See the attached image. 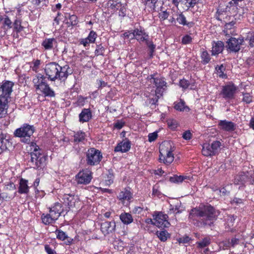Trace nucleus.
<instances>
[{
  "instance_id": "obj_1",
  "label": "nucleus",
  "mask_w": 254,
  "mask_h": 254,
  "mask_svg": "<svg viewBox=\"0 0 254 254\" xmlns=\"http://www.w3.org/2000/svg\"><path fill=\"white\" fill-rule=\"evenodd\" d=\"M216 216L213 207L209 204H201L198 208H194L191 210L189 217L192 220L201 221L204 225L210 226L216 219Z\"/></svg>"
},
{
  "instance_id": "obj_2",
  "label": "nucleus",
  "mask_w": 254,
  "mask_h": 254,
  "mask_svg": "<svg viewBox=\"0 0 254 254\" xmlns=\"http://www.w3.org/2000/svg\"><path fill=\"white\" fill-rule=\"evenodd\" d=\"M67 65L60 66L56 63H50L46 65L45 72L49 80L55 81L59 79L61 81H64L69 74Z\"/></svg>"
},
{
  "instance_id": "obj_3",
  "label": "nucleus",
  "mask_w": 254,
  "mask_h": 254,
  "mask_svg": "<svg viewBox=\"0 0 254 254\" xmlns=\"http://www.w3.org/2000/svg\"><path fill=\"white\" fill-rule=\"evenodd\" d=\"M33 83L35 90L38 94H42L45 97H54V91L47 82L46 77L43 75L37 74L33 78Z\"/></svg>"
},
{
  "instance_id": "obj_4",
  "label": "nucleus",
  "mask_w": 254,
  "mask_h": 254,
  "mask_svg": "<svg viewBox=\"0 0 254 254\" xmlns=\"http://www.w3.org/2000/svg\"><path fill=\"white\" fill-rule=\"evenodd\" d=\"M147 81L151 84H154L156 87L154 97H151L152 95L154 96V93L148 96L150 100V103L152 105H155L158 102L159 98L162 96L163 93L165 90L166 83L163 79L155 77L153 75L148 76ZM146 96H147V95H146Z\"/></svg>"
},
{
  "instance_id": "obj_5",
  "label": "nucleus",
  "mask_w": 254,
  "mask_h": 254,
  "mask_svg": "<svg viewBox=\"0 0 254 254\" xmlns=\"http://www.w3.org/2000/svg\"><path fill=\"white\" fill-rule=\"evenodd\" d=\"M30 147L31 161L34 165V168L37 169H41L46 165L47 156L35 143L31 142Z\"/></svg>"
},
{
  "instance_id": "obj_6",
  "label": "nucleus",
  "mask_w": 254,
  "mask_h": 254,
  "mask_svg": "<svg viewBox=\"0 0 254 254\" xmlns=\"http://www.w3.org/2000/svg\"><path fill=\"white\" fill-rule=\"evenodd\" d=\"M13 83L5 81L0 86V109L4 112L7 109L8 99L12 91Z\"/></svg>"
},
{
  "instance_id": "obj_7",
  "label": "nucleus",
  "mask_w": 254,
  "mask_h": 254,
  "mask_svg": "<svg viewBox=\"0 0 254 254\" xmlns=\"http://www.w3.org/2000/svg\"><path fill=\"white\" fill-rule=\"evenodd\" d=\"M35 130V127L33 125L24 124L15 130L14 134L16 137H20L22 142L28 143Z\"/></svg>"
},
{
  "instance_id": "obj_8",
  "label": "nucleus",
  "mask_w": 254,
  "mask_h": 254,
  "mask_svg": "<svg viewBox=\"0 0 254 254\" xmlns=\"http://www.w3.org/2000/svg\"><path fill=\"white\" fill-rule=\"evenodd\" d=\"M172 152V145L170 142L168 141L162 142L159 147L160 161L166 164H171L174 159Z\"/></svg>"
},
{
  "instance_id": "obj_9",
  "label": "nucleus",
  "mask_w": 254,
  "mask_h": 254,
  "mask_svg": "<svg viewBox=\"0 0 254 254\" xmlns=\"http://www.w3.org/2000/svg\"><path fill=\"white\" fill-rule=\"evenodd\" d=\"M102 158L101 152L94 148H91L88 150L86 154V160L88 165L95 166L98 164Z\"/></svg>"
},
{
  "instance_id": "obj_10",
  "label": "nucleus",
  "mask_w": 254,
  "mask_h": 254,
  "mask_svg": "<svg viewBox=\"0 0 254 254\" xmlns=\"http://www.w3.org/2000/svg\"><path fill=\"white\" fill-rule=\"evenodd\" d=\"M221 143L219 141H213L211 144L205 143L202 146V154L205 156L215 155L220 150Z\"/></svg>"
},
{
  "instance_id": "obj_11",
  "label": "nucleus",
  "mask_w": 254,
  "mask_h": 254,
  "mask_svg": "<svg viewBox=\"0 0 254 254\" xmlns=\"http://www.w3.org/2000/svg\"><path fill=\"white\" fill-rule=\"evenodd\" d=\"M237 90V87L233 82H229L222 87L220 94L226 100L232 99Z\"/></svg>"
},
{
  "instance_id": "obj_12",
  "label": "nucleus",
  "mask_w": 254,
  "mask_h": 254,
  "mask_svg": "<svg viewBox=\"0 0 254 254\" xmlns=\"http://www.w3.org/2000/svg\"><path fill=\"white\" fill-rule=\"evenodd\" d=\"M92 172L88 169H83L75 176V181L77 184L87 185L92 180Z\"/></svg>"
},
{
  "instance_id": "obj_13",
  "label": "nucleus",
  "mask_w": 254,
  "mask_h": 254,
  "mask_svg": "<svg viewBox=\"0 0 254 254\" xmlns=\"http://www.w3.org/2000/svg\"><path fill=\"white\" fill-rule=\"evenodd\" d=\"M154 217V225L158 228L168 227L170 223L168 221V215L161 212H155Z\"/></svg>"
},
{
  "instance_id": "obj_14",
  "label": "nucleus",
  "mask_w": 254,
  "mask_h": 254,
  "mask_svg": "<svg viewBox=\"0 0 254 254\" xmlns=\"http://www.w3.org/2000/svg\"><path fill=\"white\" fill-rule=\"evenodd\" d=\"M117 198L124 205L127 206L133 198V193L130 188H124L119 192Z\"/></svg>"
},
{
  "instance_id": "obj_15",
  "label": "nucleus",
  "mask_w": 254,
  "mask_h": 254,
  "mask_svg": "<svg viewBox=\"0 0 254 254\" xmlns=\"http://www.w3.org/2000/svg\"><path fill=\"white\" fill-rule=\"evenodd\" d=\"M60 199L65 205L69 208H73L76 206V204L79 203V199L77 196L70 194H61Z\"/></svg>"
},
{
  "instance_id": "obj_16",
  "label": "nucleus",
  "mask_w": 254,
  "mask_h": 254,
  "mask_svg": "<svg viewBox=\"0 0 254 254\" xmlns=\"http://www.w3.org/2000/svg\"><path fill=\"white\" fill-rule=\"evenodd\" d=\"M244 42V39L240 37L238 39L231 38L227 41V48L232 52H237L240 49V46Z\"/></svg>"
},
{
  "instance_id": "obj_17",
  "label": "nucleus",
  "mask_w": 254,
  "mask_h": 254,
  "mask_svg": "<svg viewBox=\"0 0 254 254\" xmlns=\"http://www.w3.org/2000/svg\"><path fill=\"white\" fill-rule=\"evenodd\" d=\"M133 37L131 39L135 38L139 42H143L146 41L148 38V35L145 32L144 29L141 28H136L132 31Z\"/></svg>"
},
{
  "instance_id": "obj_18",
  "label": "nucleus",
  "mask_w": 254,
  "mask_h": 254,
  "mask_svg": "<svg viewBox=\"0 0 254 254\" xmlns=\"http://www.w3.org/2000/svg\"><path fill=\"white\" fill-rule=\"evenodd\" d=\"M110 8L114 11L119 10V15L124 16L126 15V9L124 4L119 0H112L110 2Z\"/></svg>"
},
{
  "instance_id": "obj_19",
  "label": "nucleus",
  "mask_w": 254,
  "mask_h": 254,
  "mask_svg": "<svg viewBox=\"0 0 254 254\" xmlns=\"http://www.w3.org/2000/svg\"><path fill=\"white\" fill-rule=\"evenodd\" d=\"M130 141L126 139L117 144L115 148L114 151L115 152H120L122 153L127 152L130 149Z\"/></svg>"
},
{
  "instance_id": "obj_20",
  "label": "nucleus",
  "mask_w": 254,
  "mask_h": 254,
  "mask_svg": "<svg viewBox=\"0 0 254 254\" xmlns=\"http://www.w3.org/2000/svg\"><path fill=\"white\" fill-rule=\"evenodd\" d=\"M218 125L220 129L226 131L232 132L235 129V124L227 120L219 121Z\"/></svg>"
},
{
  "instance_id": "obj_21",
  "label": "nucleus",
  "mask_w": 254,
  "mask_h": 254,
  "mask_svg": "<svg viewBox=\"0 0 254 254\" xmlns=\"http://www.w3.org/2000/svg\"><path fill=\"white\" fill-rule=\"evenodd\" d=\"M97 37L96 33L91 30L88 36L85 38H82L80 40V44L86 47L89 46L90 44L94 43Z\"/></svg>"
},
{
  "instance_id": "obj_22",
  "label": "nucleus",
  "mask_w": 254,
  "mask_h": 254,
  "mask_svg": "<svg viewBox=\"0 0 254 254\" xmlns=\"http://www.w3.org/2000/svg\"><path fill=\"white\" fill-rule=\"evenodd\" d=\"M115 228L116 224L114 221L104 222L101 225V230L105 235L113 232Z\"/></svg>"
},
{
  "instance_id": "obj_23",
  "label": "nucleus",
  "mask_w": 254,
  "mask_h": 254,
  "mask_svg": "<svg viewBox=\"0 0 254 254\" xmlns=\"http://www.w3.org/2000/svg\"><path fill=\"white\" fill-rule=\"evenodd\" d=\"M57 40L54 38H46L42 43V46L44 50L47 51L54 50L55 48H57Z\"/></svg>"
},
{
  "instance_id": "obj_24",
  "label": "nucleus",
  "mask_w": 254,
  "mask_h": 254,
  "mask_svg": "<svg viewBox=\"0 0 254 254\" xmlns=\"http://www.w3.org/2000/svg\"><path fill=\"white\" fill-rule=\"evenodd\" d=\"M92 118V113L89 109H83L79 115V121L80 123L88 122Z\"/></svg>"
},
{
  "instance_id": "obj_25",
  "label": "nucleus",
  "mask_w": 254,
  "mask_h": 254,
  "mask_svg": "<svg viewBox=\"0 0 254 254\" xmlns=\"http://www.w3.org/2000/svg\"><path fill=\"white\" fill-rule=\"evenodd\" d=\"M57 238L61 241L66 240L65 243L70 245L73 242V239L68 237L67 234L61 230H57L55 232Z\"/></svg>"
},
{
  "instance_id": "obj_26",
  "label": "nucleus",
  "mask_w": 254,
  "mask_h": 254,
  "mask_svg": "<svg viewBox=\"0 0 254 254\" xmlns=\"http://www.w3.org/2000/svg\"><path fill=\"white\" fill-rule=\"evenodd\" d=\"M63 211V208L61 203L56 202L50 208L49 212H51L55 218L58 219L61 213Z\"/></svg>"
},
{
  "instance_id": "obj_27",
  "label": "nucleus",
  "mask_w": 254,
  "mask_h": 254,
  "mask_svg": "<svg viewBox=\"0 0 254 254\" xmlns=\"http://www.w3.org/2000/svg\"><path fill=\"white\" fill-rule=\"evenodd\" d=\"M10 13L13 14V13L10 12L8 15H0V21L2 22L4 29L8 30L12 28V22L9 17Z\"/></svg>"
},
{
  "instance_id": "obj_28",
  "label": "nucleus",
  "mask_w": 254,
  "mask_h": 254,
  "mask_svg": "<svg viewBox=\"0 0 254 254\" xmlns=\"http://www.w3.org/2000/svg\"><path fill=\"white\" fill-rule=\"evenodd\" d=\"M29 191V188L28 186V181L21 178L19 181L18 192L20 194H26Z\"/></svg>"
},
{
  "instance_id": "obj_29",
  "label": "nucleus",
  "mask_w": 254,
  "mask_h": 254,
  "mask_svg": "<svg viewBox=\"0 0 254 254\" xmlns=\"http://www.w3.org/2000/svg\"><path fill=\"white\" fill-rule=\"evenodd\" d=\"M41 219L44 224L50 225L54 223L58 219L55 218L51 212H49V214H43L41 215Z\"/></svg>"
},
{
  "instance_id": "obj_30",
  "label": "nucleus",
  "mask_w": 254,
  "mask_h": 254,
  "mask_svg": "<svg viewBox=\"0 0 254 254\" xmlns=\"http://www.w3.org/2000/svg\"><path fill=\"white\" fill-rule=\"evenodd\" d=\"M224 44L221 41L217 42H213L212 48V55L213 56L217 55L221 53L223 50Z\"/></svg>"
},
{
  "instance_id": "obj_31",
  "label": "nucleus",
  "mask_w": 254,
  "mask_h": 254,
  "mask_svg": "<svg viewBox=\"0 0 254 254\" xmlns=\"http://www.w3.org/2000/svg\"><path fill=\"white\" fill-rule=\"evenodd\" d=\"M174 108L180 112H189L190 110V108L185 105V102L182 100L174 103Z\"/></svg>"
},
{
  "instance_id": "obj_32",
  "label": "nucleus",
  "mask_w": 254,
  "mask_h": 254,
  "mask_svg": "<svg viewBox=\"0 0 254 254\" xmlns=\"http://www.w3.org/2000/svg\"><path fill=\"white\" fill-rule=\"evenodd\" d=\"M120 219L122 222L125 225H128L133 222L132 215L127 212L121 213L120 215Z\"/></svg>"
},
{
  "instance_id": "obj_33",
  "label": "nucleus",
  "mask_w": 254,
  "mask_h": 254,
  "mask_svg": "<svg viewBox=\"0 0 254 254\" xmlns=\"http://www.w3.org/2000/svg\"><path fill=\"white\" fill-rule=\"evenodd\" d=\"M247 176L244 173L236 176L234 183L236 185H240L239 188L246 183Z\"/></svg>"
},
{
  "instance_id": "obj_34",
  "label": "nucleus",
  "mask_w": 254,
  "mask_h": 254,
  "mask_svg": "<svg viewBox=\"0 0 254 254\" xmlns=\"http://www.w3.org/2000/svg\"><path fill=\"white\" fill-rule=\"evenodd\" d=\"M177 21L180 24L187 25L190 28L192 27L194 25V23L192 22H187L185 16L182 13L179 14L177 18Z\"/></svg>"
},
{
  "instance_id": "obj_35",
  "label": "nucleus",
  "mask_w": 254,
  "mask_h": 254,
  "mask_svg": "<svg viewBox=\"0 0 254 254\" xmlns=\"http://www.w3.org/2000/svg\"><path fill=\"white\" fill-rule=\"evenodd\" d=\"M9 144L8 139H6L2 134H1L0 135V153L7 149Z\"/></svg>"
},
{
  "instance_id": "obj_36",
  "label": "nucleus",
  "mask_w": 254,
  "mask_h": 254,
  "mask_svg": "<svg viewBox=\"0 0 254 254\" xmlns=\"http://www.w3.org/2000/svg\"><path fill=\"white\" fill-rule=\"evenodd\" d=\"M211 242V239L209 237L204 238L201 241L196 242L197 247L199 248H204L207 247Z\"/></svg>"
},
{
  "instance_id": "obj_37",
  "label": "nucleus",
  "mask_w": 254,
  "mask_h": 254,
  "mask_svg": "<svg viewBox=\"0 0 254 254\" xmlns=\"http://www.w3.org/2000/svg\"><path fill=\"white\" fill-rule=\"evenodd\" d=\"M14 29L16 32H20L23 29V27L21 26V20L19 17H16L13 23Z\"/></svg>"
},
{
  "instance_id": "obj_38",
  "label": "nucleus",
  "mask_w": 254,
  "mask_h": 254,
  "mask_svg": "<svg viewBox=\"0 0 254 254\" xmlns=\"http://www.w3.org/2000/svg\"><path fill=\"white\" fill-rule=\"evenodd\" d=\"M85 138V132L82 131H77L74 135V141L75 142L83 141Z\"/></svg>"
},
{
  "instance_id": "obj_39",
  "label": "nucleus",
  "mask_w": 254,
  "mask_h": 254,
  "mask_svg": "<svg viewBox=\"0 0 254 254\" xmlns=\"http://www.w3.org/2000/svg\"><path fill=\"white\" fill-rule=\"evenodd\" d=\"M201 58L202 59V62L204 64H208L210 60L209 54L205 50L202 52Z\"/></svg>"
},
{
  "instance_id": "obj_40",
  "label": "nucleus",
  "mask_w": 254,
  "mask_h": 254,
  "mask_svg": "<svg viewBox=\"0 0 254 254\" xmlns=\"http://www.w3.org/2000/svg\"><path fill=\"white\" fill-rule=\"evenodd\" d=\"M157 235L161 241H165L169 237V233L166 231L157 232Z\"/></svg>"
},
{
  "instance_id": "obj_41",
  "label": "nucleus",
  "mask_w": 254,
  "mask_h": 254,
  "mask_svg": "<svg viewBox=\"0 0 254 254\" xmlns=\"http://www.w3.org/2000/svg\"><path fill=\"white\" fill-rule=\"evenodd\" d=\"M225 69V68L222 64L216 67V70L218 75L222 78H226L227 77L226 74L224 73Z\"/></svg>"
},
{
  "instance_id": "obj_42",
  "label": "nucleus",
  "mask_w": 254,
  "mask_h": 254,
  "mask_svg": "<svg viewBox=\"0 0 254 254\" xmlns=\"http://www.w3.org/2000/svg\"><path fill=\"white\" fill-rule=\"evenodd\" d=\"M41 64V61L39 60L33 61L30 65V67L32 70L36 72L39 71L40 65Z\"/></svg>"
},
{
  "instance_id": "obj_43",
  "label": "nucleus",
  "mask_w": 254,
  "mask_h": 254,
  "mask_svg": "<svg viewBox=\"0 0 254 254\" xmlns=\"http://www.w3.org/2000/svg\"><path fill=\"white\" fill-rule=\"evenodd\" d=\"M181 3L185 5L188 9L190 7H193L196 3L195 0H180Z\"/></svg>"
},
{
  "instance_id": "obj_44",
  "label": "nucleus",
  "mask_w": 254,
  "mask_h": 254,
  "mask_svg": "<svg viewBox=\"0 0 254 254\" xmlns=\"http://www.w3.org/2000/svg\"><path fill=\"white\" fill-rule=\"evenodd\" d=\"M245 40L248 41L250 47H254V33L250 32L248 34Z\"/></svg>"
},
{
  "instance_id": "obj_45",
  "label": "nucleus",
  "mask_w": 254,
  "mask_h": 254,
  "mask_svg": "<svg viewBox=\"0 0 254 254\" xmlns=\"http://www.w3.org/2000/svg\"><path fill=\"white\" fill-rule=\"evenodd\" d=\"M159 187L157 185L153 186L152 189V195L154 197L160 198L162 197V194L159 190Z\"/></svg>"
},
{
  "instance_id": "obj_46",
  "label": "nucleus",
  "mask_w": 254,
  "mask_h": 254,
  "mask_svg": "<svg viewBox=\"0 0 254 254\" xmlns=\"http://www.w3.org/2000/svg\"><path fill=\"white\" fill-rule=\"evenodd\" d=\"M187 178L186 176H176L170 178V181L173 183H179L182 182L184 180Z\"/></svg>"
},
{
  "instance_id": "obj_47",
  "label": "nucleus",
  "mask_w": 254,
  "mask_h": 254,
  "mask_svg": "<svg viewBox=\"0 0 254 254\" xmlns=\"http://www.w3.org/2000/svg\"><path fill=\"white\" fill-rule=\"evenodd\" d=\"M68 20V22L70 23L72 26H75L78 23L77 17L74 14L69 15Z\"/></svg>"
},
{
  "instance_id": "obj_48",
  "label": "nucleus",
  "mask_w": 254,
  "mask_h": 254,
  "mask_svg": "<svg viewBox=\"0 0 254 254\" xmlns=\"http://www.w3.org/2000/svg\"><path fill=\"white\" fill-rule=\"evenodd\" d=\"M87 99V97H83L81 96L78 97L77 101L76 102V105L78 106H84L86 103Z\"/></svg>"
},
{
  "instance_id": "obj_49",
  "label": "nucleus",
  "mask_w": 254,
  "mask_h": 254,
  "mask_svg": "<svg viewBox=\"0 0 254 254\" xmlns=\"http://www.w3.org/2000/svg\"><path fill=\"white\" fill-rule=\"evenodd\" d=\"M167 125L171 129H175L177 127L178 124L176 121L170 119L167 121Z\"/></svg>"
},
{
  "instance_id": "obj_50",
  "label": "nucleus",
  "mask_w": 254,
  "mask_h": 254,
  "mask_svg": "<svg viewBox=\"0 0 254 254\" xmlns=\"http://www.w3.org/2000/svg\"><path fill=\"white\" fill-rule=\"evenodd\" d=\"M192 41V38L189 35H185L182 39V43L187 45L190 43Z\"/></svg>"
},
{
  "instance_id": "obj_51",
  "label": "nucleus",
  "mask_w": 254,
  "mask_h": 254,
  "mask_svg": "<svg viewBox=\"0 0 254 254\" xmlns=\"http://www.w3.org/2000/svg\"><path fill=\"white\" fill-rule=\"evenodd\" d=\"M158 131H155L152 133H149L148 135V141L150 142L155 141L158 137Z\"/></svg>"
},
{
  "instance_id": "obj_52",
  "label": "nucleus",
  "mask_w": 254,
  "mask_h": 254,
  "mask_svg": "<svg viewBox=\"0 0 254 254\" xmlns=\"http://www.w3.org/2000/svg\"><path fill=\"white\" fill-rule=\"evenodd\" d=\"M179 84L180 86L184 89L189 88L190 85L189 81L185 79L180 80Z\"/></svg>"
},
{
  "instance_id": "obj_53",
  "label": "nucleus",
  "mask_w": 254,
  "mask_h": 254,
  "mask_svg": "<svg viewBox=\"0 0 254 254\" xmlns=\"http://www.w3.org/2000/svg\"><path fill=\"white\" fill-rule=\"evenodd\" d=\"M169 16V13L167 10L161 11L159 13V17L161 20H164L168 18Z\"/></svg>"
},
{
  "instance_id": "obj_54",
  "label": "nucleus",
  "mask_w": 254,
  "mask_h": 254,
  "mask_svg": "<svg viewBox=\"0 0 254 254\" xmlns=\"http://www.w3.org/2000/svg\"><path fill=\"white\" fill-rule=\"evenodd\" d=\"M104 53V48L101 45H98L95 50V53L97 56L103 55Z\"/></svg>"
},
{
  "instance_id": "obj_55",
  "label": "nucleus",
  "mask_w": 254,
  "mask_h": 254,
  "mask_svg": "<svg viewBox=\"0 0 254 254\" xmlns=\"http://www.w3.org/2000/svg\"><path fill=\"white\" fill-rule=\"evenodd\" d=\"M243 101L247 104H249L252 101V96L249 93H246L243 94Z\"/></svg>"
},
{
  "instance_id": "obj_56",
  "label": "nucleus",
  "mask_w": 254,
  "mask_h": 254,
  "mask_svg": "<svg viewBox=\"0 0 254 254\" xmlns=\"http://www.w3.org/2000/svg\"><path fill=\"white\" fill-rule=\"evenodd\" d=\"M144 42H145L148 47L150 50V52L151 53V54H152L154 52V50L155 49V45L153 44L152 41H150L148 40V39H147L146 41H145Z\"/></svg>"
},
{
  "instance_id": "obj_57",
  "label": "nucleus",
  "mask_w": 254,
  "mask_h": 254,
  "mask_svg": "<svg viewBox=\"0 0 254 254\" xmlns=\"http://www.w3.org/2000/svg\"><path fill=\"white\" fill-rule=\"evenodd\" d=\"M125 125V123L122 121H119L114 125V127L118 129H121Z\"/></svg>"
},
{
  "instance_id": "obj_58",
  "label": "nucleus",
  "mask_w": 254,
  "mask_h": 254,
  "mask_svg": "<svg viewBox=\"0 0 254 254\" xmlns=\"http://www.w3.org/2000/svg\"><path fill=\"white\" fill-rule=\"evenodd\" d=\"M45 250L48 254H56V252L48 245L45 246Z\"/></svg>"
},
{
  "instance_id": "obj_59",
  "label": "nucleus",
  "mask_w": 254,
  "mask_h": 254,
  "mask_svg": "<svg viewBox=\"0 0 254 254\" xmlns=\"http://www.w3.org/2000/svg\"><path fill=\"white\" fill-rule=\"evenodd\" d=\"M183 137L186 140H189L191 137V134L190 131H185L183 134Z\"/></svg>"
},
{
  "instance_id": "obj_60",
  "label": "nucleus",
  "mask_w": 254,
  "mask_h": 254,
  "mask_svg": "<svg viewBox=\"0 0 254 254\" xmlns=\"http://www.w3.org/2000/svg\"><path fill=\"white\" fill-rule=\"evenodd\" d=\"M142 1L145 4H152L154 5L156 3L157 0H142Z\"/></svg>"
},
{
  "instance_id": "obj_61",
  "label": "nucleus",
  "mask_w": 254,
  "mask_h": 254,
  "mask_svg": "<svg viewBox=\"0 0 254 254\" xmlns=\"http://www.w3.org/2000/svg\"><path fill=\"white\" fill-rule=\"evenodd\" d=\"M143 210V208L140 206H136L133 209V212L136 214H141Z\"/></svg>"
},
{
  "instance_id": "obj_62",
  "label": "nucleus",
  "mask_w": 254,
  "mask_h": 254,
  "mask_svg": "<svg viewBox=\"0 0 254 254\" xmlns=\"http://www.w3.org/2000/svg\"><path fill=\"white\" fill-rule=\"evenodd\" d=\"M124 36L125 38H130L131 39V37H133L132 32H131V31L126 32L124 33Z\"/></svg>"
},
{
  "instance_id": "obj_63",
  "label": "nucleus",
  "mask_w": 254,
  "mask_h": 254,
  "mask_svg": "<svg viewBox=\"0 0 254 254\" xmlns=\"http://www.w3.org/2000/svg\"><path fill=\"white\" fill-rule=\"evenodd\" d=\"M98 85L99 87H104L107 86V83L104 81L100 80L98 81Z\"/></svg>"
},
{
  "instance_id": "obj_64",
  "label": "nucleus",
  "mask_w": 254,
  "mask_h": 254,
  "mask_svg": "<svg viewBox=\"0 0 254 254\" xmlns=\"http://www.w3.org/2000/svg\"><path fill=\"white\" fill-rule=\"evenodd\" d=\"M250 127L254 130V118H252L249 123Z\"/></svg>"
}]
</instances>
